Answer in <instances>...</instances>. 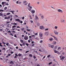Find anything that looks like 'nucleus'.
<instances>
[{
    "label": "nucleus",
    "mask_w": 66,
    "mask_h": 66,
    "mask_svg": "<svg viewBox=\"0 0 66 66\" xmlns=\"http://www.w3.org/2000/svg\"><path fill=\"white\" fill-rule=\"evenodd\" d=\"M23 3L24 4H24L25 5H27V4H28V3L26 1H24L23 2Z\"/></svg>",
    "instance_id": "1"
},
{
    "label": "nucleus",
    "mask_w": 66,
    "mask_h": 66,
    "mask_svg": "<svg viewBox=\"0 0 66 66\" xmlns=\"http://www.w3.org/2000/svg\"><path fill=\"white\" fill-rule=\"evenodd\" d=\"M24 38L25 40H27L28 39V37L27 36H25Z\"/></svg>",
    "instance_id": "2"
},
{
    "label": "nucleus",
    "mask_w": 66,
    "mask_h": 66,
    "mask_svg": "<svg viewBox=\"0 0 66 66\" xmlns=\"http://www.w3.org/2000/svg\"><path fill=\"white\" fill-rule=\"evenodd\" d=\"M57 11L59 12H61V13H63V11L62 10H61L60 9L58 10Z\"/></svg>",
    "instance_id": "3"
},
{
    "label": "nucleus",
    "mask_w": 66,
    "mask_h": 66,
    "mask_svg": "<svg viewBox=\"0 0 66 66\" xmlns=\"http://www.w3.org/2000/svg\"><path fill=\"white\" fill-rule=\"evenodd\" d=\"M61 22L62 23H64L65 22V21L62 19H61Z\"/></svg>",
    "instance_id": "4"
},
{
    "label": "nucleus",
    "mask_w": 66,
    "mask_h": 66,
    "mask_svg": "<svg viewBox=\"0 0 66 66\" xmlns=\"http://www.w3.org/2000/svg\"><path fill=\"white\" fill-rule=\"evenodd\" d=\"M54 32L55 34H56V35H58V34H59V33H58L56 31H54Z\"/></svg>",
    "instance_id": "5"
},
{
    "label": "nucleus",
    "mask_w": 66,
    "mask_h": 66,
    "mask_svg": "<svg viewBox=\"0 0 66 66\" xmlns=\"http://www.w3.org/2000/svg\"><path fill=\"white\" fill-rule=\"evenodd\" d=\"M32 14H34L35 13V12L34 10H31V11Z\"/></svg>",
    "instance_id": "6"
},
{
    "label": "nucleus",
    "mask_w": 66,
    "mask_h": 66,
    "mask_svg": "<svg viewBox=\"0 0 66 66\" xmlns=\"http://www.w3.org/2000/svg\"><path fill=\"white\" fill-rule=\"evenodd\" d=\"M30 3H29L28 5V7H30L31 9H32V7L31 6H30Z\"/></svg>",
    "instance_id": "7"
},
{
    "label": "nucleus",
    "mask_w": 66,
    "mask_h": 66,
    "mask_svg": "<svg viewBox=\"0 0 66 66\" xmlns=\"http://www.w3.org/2000/svg\"><path fill=\"white\" fill-rule=\"evenodd\" d=\"M45 34L46 35V36H47L48 35H49V34L48 33V32H45Z\"/></svg>",
    "instance_id": "8"
},
{
    "label": "nucleus",
    "mask_w": 66,
    "mask_h": 66,
    "mask_svg": "<svg viewBox=\"0 0 66 66\" xmlns=\"http://www.w3.org/2000/svg\"><path fill=\"white\" fill-rule=\"evenodd\" d=\"M40 29H44V27H43V26H41L40 27Z\"/></svg>",
    "instance_id": "9"
},
{
    "label": "nucleus",
    "mask_w": 66,
    "mask_h": 66,
    "mask_svg": "<svg viewBox=\"0 0 66 66\" xmlns=\"http://www.w3.org/2000/svg\"><path fill=\"white\" fill-rule=\"evenodd\" d=\"M0 16H2V17H3V14L1 13H0Z\"/></svg>",
    "instance_id": "10"
},
{
    "label": "nucleus",
    "mask_w": 66,
    "mask_h": 66,
    "mask_svg": "<svg viewBox=\"0 0 66 66\" xmlns=\"http://www.w3.org/2000/svg\"><path fill=\"white\" fill-rule=\"evenodd\" d=\"M42 9H45V6H44V5L42 6Z\"/></svg>",
    "instance_id": "11"
},
{
    "label": "nucleus",
    "mask_w": 66,
    "mask_h": 66,
    "mask_svg": "<svg viewBox=\"0 0 66 66\" xmlns=\"http://www.w3.org/2000/svg\"><path fill=\"white\" fill-rule=\"evenodd\" d=\"M65 57L64 56H63L61 59H60V60H62V59L63 60H64V59H65Z\"/></svg>",
    "instance_id": "12"
},
{
    "label": "nucleus",
    "mask_w": 66,
    "mask_h": 66,
    "mask_svg": "<svg viewBox=\"0 0 66 66\" xmlns=\"http://www.w3.org/2000/svg\"><path fill=\"white\" fill-rule=\"evenodd\" d=\"M29 56L30 57H31L33 56L32 55V54H30L29 55Z\"/></svg>",
    "instance_id": "13"
},
{
    "label": "nucleus",
    "mask_w": 66,
    "mask_h": 66,
    "mask_svg": "<svg viewBox=\"0 0 66 66\" xmlns=\"http://www.w3.org/2000/svg\"><path fill=\"white\" fill-rule=\"evenodd\" d=\"M53 42L54 43V45H56V41H53Z\"/></svg>",
    "instance_id": "14"
},
{
    "label": "nucleus",
    "mask_w": 66,
    "mask_h": 66,
    "mask_svg": "<svg viewBox=\"0 0 66 66\" xmlns=\"http://www.w3.org/2000/svg\"><path fill=\"white\" fill-rule=\"evenodd\" d=\"M54 52H55V53H57L58 52V51H56L55 50L54 51Z\"/></svg>",
    "instance_id": "15"
},
{
    "label": "nucleus",
    "mask_w": 66,
    "mask_h": 66,
    "mask_svg": "<svg viewBox=\"0 0 66 66\" xmlns=\"http://www.w3.org/2000/svg\"><path fill=\"white\" fill-rule=\"evenodd\" d=\"M41 18H42V19H44V15H42L41 16Z\"/></svg>",
    "instance_id": "16"
},
{
    "label": "nucleus",
    "mask_w": 66,
    "mask_h": 66,
    "mask_svg": "<svg viewBox=\"0 0 66 66\" xmlns=\"http://www.w3.org/2000/svg\"><path fill=\"white\" fill-rule=\"evenodd\" d=\"M15 27H16L15 25H14L12 26V28H15Z\"/></svg>",
    "instance_id": "17"
},
{
    "label": "nucleus",
    "mask_w": 66,
    "mask_h": 66,
    "mask_svg": "<svg viewBox=\"0 0 66 66\" xmlns=\"http://www.w3.org/2000/svg\"><path fill=\"white\" fill-rule=\"evenodd\" d=\"M36 18L37 19H38V17L36 16Z\"/></svg>",
    "instance_id": "18"
},
{
    "label": "nucleus",
    "mask_w": 66,
    "mask_h": 66,
    "mask_svg": "<svg viewBox=\"0 0 66 66\" xmlns=\"http://www.w3.org/2000/svg\"><path fill=\"white\" fill-rule=\"evenodd\" d=\"M0 46H1V47H3V46L2 45V43H0Z\"/></svg>",
    "instance_id": "19"
},
{
    "label": "nucleus",
    "mask_w": 66,
    "mask_h": 66,
    "mask_svg": "<svg viewBox=\"0 0 66 66\" xmlns=\"http://www.w3.org/2000/svg\"><path fill=\"white\" fill-rule=\"evenodd\" d=\"M54 28L55 29H57V27L55 26L54 27Z\"/></svg>",
    "instance_id": "20"
},
{
    "label": "nucleus",
    "mask_w": 66,
    "mask_h": 66,
    "mask_svg": "<svg viewBox=\"0 0 66 66\" xmlns=\"http://www.w3.org/2000/svg\"><path fill=\"white\" fill-rule=\"evenodd\" d=\"M13 63V61H11L10 62V64H12Z\"/></svg>",
    "instance_id": "21"
},
{
    "label": "nucleus",
    "mask_w": 66,
    "mask_h": 66,
    "mask_svg": "<svg viewBox=\"0 0 66 66\" xmlns=\"http://www.w3.org/2000/svg\"><path fill=\"white\" fill-rule=\"evenodd\" d=\"M20 41L21 42V43H23V41L22 40H20Z\"/></svg>",
    "instance_id": "22"
},
{
    "label": "nucleus",
    "mask_w": 66,
    "mask_h": 66,
    "mask_svg": "<svg viewBox=\"0 0 66 66\" xmlns=\"http://www.w3.org/2000/svg\"><path fill=\"white\" fill-rule=\"evenodd\" d=\"M31 9H31V8H29L28 9V10L29 11H31Z\"/></svg>",
    "instance_id": "23"
},
{
    "label": "nucleus",
    "mask_w": 66,
    "mask_h": 66,
    "mask_svg": "<svg viewBox=\"0 0 66 66\" xmlns=\"http://www.w3.org/2000/svg\"><path fill=\"white\" fill-rule=\"evenodd\" d=\"M51 48H53V47H54V46H53V45H51Z\"/></svg>",
    "instance_id": "24"
},
{
    "label": "nucleus",
    "mask_w": 66,
    "mask_h": 66,
    "mask_svg": "<svg viewBox=\"0 0 66 66\" xmlns=\"http://www.w3.org/2000/svg\"><path fill=\"white\" fill-rule=\"evenodd\" d=\"M18 55L19 56H21V54H19Z\"/></svg>",
    "instance_id": "25"
},
{
    "label": "nucleus",
    "mask_w": 66,
    "mask_h": 66,
    "mask_svg": "<svg viewBox=\"0 0 66 66\" xmlns=\"http://www.w3.org/2000/svg\"><path fill=\"white\" fill-rule=\"evenodd\" d=\"M52 62H50V63H49V65H51V64H52Z\"/></svg>",
    "instance_id": "26"
},
{
    "label": "nucleus",
    "mask_w": 66,
    "mask_h": 66,
    "mask_svg": "<svg viewBox=\"0 0 66 66\" xmlns=\"http://www.w3.org/2000/svg\"><path fill=\"white\" fill-rule=\"evenodd\" d=\"M55 49H57V46H55Z\"/></svg>",
    "instance_id": "27"
},
{
    "label": "nucleus",
    "mask_w": 66,
    "mask_h": 66,
    "mask_svg": "<svg viewBox=\"0 0 66 66\" xmlns=\"http://www.w3.org/2000/svg\"><path fill=\"white\" fill-rule=\"evenodd\" d=\"M7 9V7H5L4 8V10H6V9Z\"/></svg>",
    "instance_id": "28"
},
{
    "label": "nucleus",
    "mask_w": 66,
    "mask_h": 66,
    "mask_svg": "<svg viewBox=\"0 0 66 66\" xmlns=\"http://www.w3.org/2000/svg\"><path fill=\"white\" fill-rule=\"evenodd\" d=\"M11 54H9L7 55V56H11Z\"/></svg>",
    "instance_id": "29"
},
{
    "label": "nucleus",
    "mask_w": 66,
    "mask_h": 66,
    "mask_svg": "<svg viewBox=\"0 0 66 66\" xmlns=\"http://www.w3.org/2000/svg\"><path fill=\"white\" fill-rule=\"evenodd\" d=\"M22 45H23L24 46L25 45V43L24 42H23V43L22 44Z\"/></svg>",
    "instance_id": "30"
},
{
    "label": "nucleus",
    "mask_w": 66,
    "mask_h": 66,
    "mask_svg": "<svg viewBox=\"0 0 66 66\" xmlns=\"http://www.w3.org/2000/svg\"><path fill=\"white\" fill-rule=\"evenodd\" d=\"M3 10H0V12H3Z\"/></svg>",
    "instance_id": "31"
},
{
    "label": "nucleus",
    "mask_w": 66,
    "mask_h": 66,
    "mask_svg": "<svg viewBox=\"0 0 66 66\" xmlns=\"http://www.w3.org/2000/svg\"><path fill=\"white\" fill-rule=\"evenodd\" d=\"M28 52H29V51H26V53H28Z\"/></svg>",
    "instance_id": "32"
},
{
    "label": "nucleus",
    "mask_w": 66,
    "mask_h": 66,
    "mask_svg": "<svg viewBox=\"0 0 66 66\" xmlns=\"http://www.w3.org/2000/svg\"><path fill=\"white\" fill-rule=\"evenodd\" d=\"M49 30V29L48 28H47L45 29V31H47V30Z\"/></svg>",
    "instance_id": "33"
},
{
    "label": "nucleus",
    "mask_w": 66,
    "mask_h": 66,
    "mask_svg": "<svg viewBox=\"0 0 66 66\" xmlns=\"http://www.w3.org/2000/svg\"><path fill=\"white\" fill-rule=\"evenodd\" d=\"M28 43H30V42H31V41L30 40H28Z\"/></svg>",
    "instance_id": "34"
},
{
    "label": "nucleus",
    "mask_w": 66,
    "mask_h": 66,
    "mask_svg": "<svg viewBox=\"0 0 66 66\" xmlns=\"http://www.w3.org/2000/svg\"><path fill=\"white\" fill-rule=\"evenodd\" d=\"M30 22H31V23H33V21L32 20H31Z\"/></svg>",
    "instance_id": "35"
},
{
    "label": "nucleus",
    "mask_w": 66,
    "mask_h": 66,
    "mask_svg": "<svg viewBox=\"0 0 66 66\" xmlns=\"http://www.w3.org/2000/svg\"><path fill=\"white\" fill-rule=\"evenodd\" d=\"M51 8H52V9H54V10H55V9L53 7L51 6Z\"/></svg>",
    "instance_id": "36"
},
{
    "label": "nucleus",
    "mask_w": 66,
    "mask_h": 66,
    "mask_svg": "<svg viewBox=\"0 0 66 66\" xmlns=\"http://www.w3.org/2000/svg\"><path fill=\"white\" fill-rule=\"evenodd\" d=\"M10 13H7V15H10Z\"/></svg>",
    "instance_id": "37"
},
{
    "label": "nucleus",
    "mask_w": 66,
    "mask_h": 66,
    "mask_svg": "<svg viewBox=\"0 0 66 66\" xmlns=\"http://www.w3.org/2000/svg\"><path fill=\"white\" fill-rule=\"evenodd\" d=\"M62 54H63V55H64V54H65V53L63 52L62 53Z\"/></svg>",
    "instance_id": "38"
},
{
    "label": "nucleus",
    "mask_w": 66,
    "mask_h": 66,
    "mask_svg": "<svg viewBox=\"0 0 66 66\" xmlns=\"http://www.w3.org/2000/svg\"><path fill=\"white\" fill-rule=\"evenodd\" d=\"M40 39H43V38L42 37H40Z\"/></svg>",
    "instance_id": "39"
},
{
    "label": "nucleus",
    "mask_w": 66,
    "mask_h": 66,
    "mask_svg": "<svg viewBox=\"0 0 66 66\" xmlns=\"http://www.w3.org/2000/svg\"><path fill=\"white\" fill-rule=\"evenodd\" d=\"M6 46H8L9 45V43H6Z\"/></svg>",
    "instance_id": "40"
},
{
    "label": "nucleus",
    "mask_w": 66,
    "mask_h": 66,
    "mask_svg": "<svg viewBox=\"0 0 66 66\" xmlns=\"http://www.w3.org/2000/svg\"><path fill=\"white\" fill-rule=\"evenodd\" d=\"M15 29H17V28H13V29H12V30H14Z\"/></svg>",
    "instance_id": "41"
},
{
    "label": "nucleus",
    "mask_w": 66,
    "mask_h": 66,
    "mask_svg": "<svg viewBox=\"0 0 66 66\" xmlns=\"http://www.w3.org/2000/svg\"><path fill=\"white\" fill-rule=\"evenodd\" d=\"M37 25H38V26H39V23H37Z\"/></svg>",
    "instance_id": "42"
},
{
    "label": "nucleus",
    "mask_w": 66,
    "mask_h": 66,
    "mask_svg": "<svg viewBox=\"0 0 66 66\" xmlns=\"http://www.w3.org/2000/svg\"><path fill=\"white\" fill-rule=\"evenodd\" d=\"M43 40H41L40 41V43H43Z\"/></svg>",
    "instance_id": "43"
},
{
    "label": "nucleus",
    "mask_w": 66,
    "mask_h": 66,
    "mask_svg": "<svg viewBox=\"0 0 66 66\" xmlns=\"http://www.w3.org/2000/svg\"><path fill=\"white\" fill-rule=\"evenodd\" d=\"M19 50H20V51H22V49H19Z\"/></svg>",
    "instance_id": "44"
},
{
    "label": "nucleus",
    "mask_w": 66,
    "mask_h": 66,
    "mask_svg": "<svg viewBox=\"0 0 66 66\" xmlns=\"http://www.w3.org/2000/svg\"><path fill=\"white\" fill-rule=\"evenodd\" d=\"M26 46H29V44H28L27 43H26Z\"/></svg>",
    "instance_id": "45"
},
{
    "label": "nucleus",
    "mask_w": 66,
    "mask_h": 66,
    "mask_svg": "<svg viewBox=\"0 0 66 66\" xmlns=\"http://www.w3.org/2000/svg\"><path fill=\"white\" fill-rule=\"evenodd\" d=\"M9 48H10V49H11V50H12V48L11 47H9Z\"/></svg>",
    "instance_id": "46"
},
{
    "label": "nucleus",
    "mask_w": 66,
    "mask_h": 66,
    "mask_svg": "<svg viewBox=\"0 0 66 66\" xmlns=\"http://www.w3.org/2000/svg\"><path fill=\"white\" fill-rule=\"evenodd\" d=\"M13 25H17V23H14L13 24Z\"/></svg>",
    "instance_id": "47"
},
{
    "label": "nucleus",
    "mask_w": 66,
    "mask_h": 66,
    "mask_svg": "<svg viewBox=\"0 0 66 66\" xmlns=\"http://www.w3.org/2000/svg\"><path fill=\"white\" fill-rule=\"evenodd\" d=\"M42 36H43V34H41L40 35V37H42Z\"/></svg>",
    "instance_id": "48"
},
{
    "label": "nucleus",
    "mask_w": 66,
    "mask_h": 66,
    "mask_svg": "<svg viewBox=\"0 0 66 66\" xmlns=\"http://www.w3.org/2000/svg\"><path fill=\"white\" fill-rule=\"evenodd\" d=\"M50 56H51L50 55H48L47 56V57H50Z\"/></svg>",
    "instance_id": "49"
},
{
    "label": "nucleus",
    "mask_w": 66,
    "mask_h": 66,
    "mask_svg": "<svg viewBox=\"0 0 66 66\" xmlns=\"http://www.w3.org/2000/svg\"><path fill=\"white\" fill-rule=\"evenodd\" d=\"M21 30L22 31H23L24 30V28H21Z\"/></svg>",
    "instance_id": "50"
},
{
    "label": "nucleus",
    "mask_w": 66,
    "mask_h": 66,
    "mask_svg": "<svg viewBox=\"0 0 66 66\" xmlns=\"http://www.w3.org/2000/svg\"><path fill=\"white\" fill-rule=\"evenodd\" d=\"M2 5H4V2H2Z\"/></svg>",
    "instance_id": "51"
},
{
    "label": "nucleus",
    "mask_w": 66,
    "mask_h": 66,
    "mask_svg": "<svg viewBox=\"0 0 66 66\" xmlns=\"http://www.w3.org/2000/svg\"><path fill=\"white\" fill-rule=\"evenodd\" d=\"M33 57H34V59H36V56H34Z\"/></svg>",
    "instance_id": "52"
},
{
    "label": "nucleus",
    "mask_w": 66,
    "mask_h": 66,
    "mask_svg": "<svg viewBox=\"0 0 66 66\" xmlns=\"http://www.w3.org/2000/svg\"><path fill=\"white\" fill-rule=\"evenodd\" d=\"M14 36L15 37H16V38L17 37V36H16V35H15Z\"/></svg>",
    "instance_id": "53"
},
{
    "label": "nucleus",
    "mask_w": 66,
    "mask_h": 66,
    "mask_svg": "<svg viewBox=\"0 0 66 66\" xmlns=\"http://www.w3.org/2000/svg\"><path fill=\"white\" fill-rule=\"evenodd\" d=\"M10 16L11 18H12L13 17V16H12V15H10Z\"/></svg>",
    "instance_id": "54"
},
{
    "label": "nucleus",
    "mask_w": 66,
    "mask_h": 66,
    "mask_svg": "<svg viewBox=\"0 0 66 66\" xmlns=\"http://www.w3.org/2000/svg\"><path fill=\"white\" fill-rule=\"evenodd\" d=\"M49 40H50V41H51V40H52V38H51L50 39H49Z\"/></svg>",
    "instance_id": "55"
},
{
    "label": "nucleus",
    "mask_w": 66,
    "mask_h": 66,
    "mask_svg": "<svg viewBox=\"0 0 66 66\" xmlns=\"http://www.w3.org/2000/svg\"><path fill=\"white\" fill-rule=\"evenodd\" d=\"M60 48H61V47H59L58 48V50H59L60 49Z\"/></svg>",
    "instance_id": "56"
},
{
    "label": "nucleus",
    "mask_w": 66,
    "mask_h": 66,
    "mask_svg": "<svg viewBox=\"0 0 66 66\" xmlns=\"http://www.w3.org/2000/svg\"><path fill=\"white\" fill-rule=\"evenodd\" d=\"M10 16H9L7 18V19H10Z\"/></svg>",
    "instance_id": "57"
},
{
    "label": "nucleus",
    "mask_w": 66,
    "mask_h": 66,
    "mask_svg": "<svg viewBox=\"0 0 66 66\" xmlns=\"http://www.w3.org/2000/svg\"><path fill=\"white\" fill-rule=\"evenodd\" d=\"M27 31H30V30L28 29H27Z\"/></svg>",
    "instance_id": "58"
},
{
    "label": "nucleus",
    "mask_w": 66,
    "mask_h": 66,
    "mask_svg": "<svg viewBox=\"0 0 66 66\" xmlns=\"http://www.w3.org/2000/svg\"><path fill=\"white\" fill-rule=\"evenodd\" d=\"M18 19H16L15 20V21H18Z\"/></svg>",
    "instance_id": "59"
},
{
    "label": "nucleus",
    "mask_w": 66,
    "mask_h": 66,
    "mask_svg": "<svg viewBox=\"0 0 66 66\" xmlns=\"http://www.w3.org/2000/svg\"><path fill=\"white\" fill-rule=\"evenodd\" d=\"M16 48L17 49H18V46H17L16 47Z\"/></svg>",
    "instance_id": "60"
},
{
    "label": "nucleus",
    "mask_w": 66,
    "mask_h": 66,
    "mask_svg": "<svg viewBox=\"0 0 66 66\" xmlns=\"http://www.w3.org/2000/svg\"><path fill=\"white\" fill-rule=\"evenodd\" d=\"M24 35H22V37H24Z\"/></svg>",
    "instance_id": "61"
},
{
    "label": "nucleus",
    "mask_w": 66,
    "mask_h": 66,
    "mask_svg": "<svg viewBox=\"0 0 66 66\" xmlns=\"http://www.w3.org/2000/svg\"><path fill=\"white\" fill-rule=\"evenodd\" d=\"M15 55L16 56H18V55H17V54H15Z\"/></svg>",
    "instance_id": "62"
},
{
    "label": "nucleus",
    "mask_w": 66,
    "mask_h": 66,
    "mask_svg": "<svg viewBox=\"0 0 66 66\" xmlns=\"http://www.w3.org/2000/svg\"><path fill=\"white\" fill-rule=\"evenodd\" d=\"M5 19H7V17H6L5 18Z\"/></svg>",
    "instance_id": "63"
},
{
    "label": "nucleus",
    "mask_w": 66,
    "mask_h": 66,
    "mask_svg": "<svg viewBox=\"0 0 66 66\" xmlns=\"http://www.w3.org/2000/svg\"><path fill=\"white\" fill-rule=\"evenodd\" d=\"M22 22H23L22 21H20V23H22Z\"/></svg>",
    "instance_id": "64"
}]
</instances>
